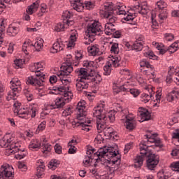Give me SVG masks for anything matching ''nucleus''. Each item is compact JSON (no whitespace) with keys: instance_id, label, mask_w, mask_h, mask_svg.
<instances>
[{"instance_id":"f257e3e1","label":"nucleus","mask_w":179,"mask_h":179,"mask_svg":"<svg viewBox=\"0 0 179 179\" xmlns=\"http://www.w3.org/2000/svg\"><path fill=\"white\" fill-rule=\"evenodd\" d=\"M147 141H142L140 144V152L141 155H145L148 156L147 159V167L149 170H154L156 166L159 164L160 162V157L159 155L153 154L149 151V148L152 145H149V143H155L156 138H150L148 135H145Z\"/></svg>"},{"instance_id":"f03ea898","label":"nucleus","mask_w":179,"mask_h":179,"mask_svg":"<svg viewBox=\"0 0 179 179\" xmlns=\"http://www.w3.org/2000/svg\"><path fill=\"white\" fill-rule=\"evenodd\" d=\"M93 64V62L87 60L83 62V66L85 68H80L76 71L78 75V79L90 80V82H94L95 83H100L101 82V76L94 72Z\"/></svg>"},{"instance_id":"7ed1b4c3","label":"nucleus","mask_w":179,"mask_h":179,"mask_svg":"<svg viewBox=\"0 0 179 179\" xmlns=\"http://www.w3.org/2000/svg\"><path fill=\"white\" fill-rule=\"evenodd\" d=\"M85 110H86V101L85 100L80 101L76 107L78 121L72 122V126L73 128L80 127L83 131L89 132L92 129V126L89 125L90 120L86 122L87 113Z\"/></svg>"},{"instance_id":"20e7f679","label":"nucleus","mask_w":179,"mask_h":179,"mask_svg":"<svg viewBox=\"0 0 179 179\" xmlns=\"http://www.w3.org/2000/svg\"><path fill=\"white\" fill-rule=\"evenodd\" d=\"M96 154L99 159L100 157H108V159H110V162L113 164L121 162V155H120L118 151H115V149L113 147L104 146L100 148Z\"/></svg>"},{"instance_id":"39448f33","label":"nucleus","mask_w":179,"mask_h":179,"mask_svg":"<svg viewBox=\"0 0 179 179\" xmlns=\"http://www.w3.org/2000/svg\"><path fill=\"white\" fill-rule=\"evenodd\" d=\"M103 27L100 25L99 22H94L90 23L87 27V31H85V38L87 41L84 42L85 45H89L91 43L94 41L95 36H100V31H102Z\"/></svg>"},{"instance_id":"423d86ee","label":"nucleus","mask_w":179,"mask_h":179,"mask_svg":"<svg viewBox=\"0 0 179 179\" xmlns=\"http://www.w3.org/2000/svg\"><path fill=\"white\" fill-rule=\"evenodd\" d=\"M34 65L35 66L37 71V73L36 74V78L33 76L28 77L27 79V85H32V86H43L45 79V75L41 73V71H43V64L38 62L35 63Z\"/></svg>"},{"instance_id":"0eeeda50","label":"nucleus","mask_w":179,"mask_h":179,"mask_svg":"<svg viewBox=\"0 0 179 179\" xmlns=\"http://www.w3.org/2000/svg\"><path fill=\"white\" fill-rule=\"evenodd\" d=\"M17 143L13 142V136L10 134H6L1 140H0V146L1 148H8L6 153L8 155H14L19 150Z\"/></svg>"},{"instance_id":"6e6552de","label":"nucleus","mask_w":179,"mask_h":179,"mask_svg":"<svg viewBox=\"0 0 179 179\" xmlns=\"http://www.w3.org/2000/svg\"><path fill=\"white\" fill-rule=\"evenodd\" d=\"M73 71V67L71 63H63L61 66V71L57 73V78H59L60 82H62V85L64 86H68L69 83H71V78L64 79L62 76H69L71 73Z\"/></svg>"},{"instance_id":"1a4fd4ad","label":"nucleus","mask_w":179,"mask_h":179,"mask_svg":"<svg viewBox=\"0 0 179 179\" xmlns=\"http://www.w3.org/2000/svg\"><path fill=\"white\" fill-rule=\"evenodd\" d=\"M73 97V94L71 92L64 93V96L56 99L51 104L50 108L55 110V108H62L66 103H69Z\"/></svg>"},{"instance_id":"9d476101","label":"nucleus","mask_w":179,"mask_h":179,"mask_svg":"<svg viewBox=\"0 0 179 179\" xmlns=\"http://www.w3.org/2000/svg\"><path fill=\"white\" fill-rule=\"evenodd\" d=\"M14 113H16L20 118H27L29 115H31V118L36 117V108L29 107V109H19L20 108V103H14Z\"/></svg>"},{"instance_id":"9b49d317","label":"nucleus","mask_w":179,"mask_h":179,"mask_svg":"<svg viewBox=\"0 0 179 179\" xmlns=\"http://www.w3.org/2000/svg\"><path fill=\"white\" fill-rule=\"evenodd\" d=\"M103 8L105 9L104 11H102L101 13L103 15L105 19H108V24H113V23H115L117 20V17L114 16V11L113 10V6L111 3H105Z\"/></svg>"},{"instance_id":"f8f14e48","label":"nucleus","mask_w":179,"mask_h":179,"mask_svg":"<svg viewBox=\"0 0 179 179\" xmlns=\"http://www.w3.org/2000/svg\"><path fill=\"white\" fill-rule=\"evenodd\" d=\"M104 111V105L100 103L99 105L94 107L93 110V115L98 119V120L101 121V122H106L107 121V116L103 114Z\"/></svg>"},{"instance_id":"ddd939ff","label":"nucleus","mask_w":179,"mask_h":179,"mask_svg":"<svg viewBox=\"0 0 179 179\" xmlns=\"http://www.w3.org/2000/svg\"><path fill=\"white\" fill-rule=\"evenodd\" d=\"M120 60L115 58H113L112 59L109 60V63L103 66V75L106 76H108L110 73H111V66L113 65L115 68L117 66H120Z\"/></svg>"},{"instance_id":"4468645a","label":"nucleus","mask_w":179,"mask_h":179,"mask_svg":"<svg viewBox=\"0 0 179 179\" xmlns=\"http://www.w3.org/2000/svg\"><path fill=\"white\" fill-rule=\"evenodd\" d=\"M13 178V173L10 171V168L5 165H2L0 168V178Z\"/></svg>"},{"instance_id":"2eb2a0df","label":"nucleus","mask_w":179,"mask_h":179,"mask_svg":"<svg viewBox=\"0 0 179 179\" xmlns=\"http://www.w3.org/2000/svg\"><path fill=\"white\" fill-rule=\"evenodd\" d=\"M138 113L141 119V122H143V121H149V120H151L152 118V115L150 114V111L145 108H139Z\"/></svg>"},{"instance_id":"dca6fc26","label":"nucleus","mask_w":179,"mask_h":179,"mask_svg":"<svg viewBox=\"0 0 179 179\" xmlns=\"http://www.w3.org/2000/svg\"><path fill=\"white\" fill-rule=\"evenodd\" d=\"M115 92L117 93H129L132 94L134 97H138L141 93L138 89L125 88L124 85L120 86L119 90Z\"/></svg>"},{"instance_id":"f3484780","label":"nucleus","mask_w":179,"mask_h":179,"mask_svg":"<svg viewBox=\"0 0 179 179\" xmlns=\"http://www.w3.org/2000/svg\"><path fill=\"white\" fill-rule=\"evenodd\" d=\"M90 80H83L78 78L76 80V86L77 87V90L78 92H82L83 90H86L89 87V83H90Z\"/></svg>"},{"instance_id":"a211bd4d","label":"nucleus","mask_w":179,"mask_h":179,"mask_svg":"<svg viewBox=\"0 0 179 179\" xmlns=\"http://www.w3.org/2000/svg\"><path fill=\"white\" fill-rule=\"evenodd\" d=\"M70 2L73 9L77 12H82L85 8V5L81 0H71Z\"/></svg>"},{"instance_id":"6ab92c4d","label":"nucleus","mask_w":179,"mask_h":179,"mask_svg":"<svg viewBox=\"0 0 179 179\" xmlns=\"http://www.w3.org/2000/svg\"><path fill=\"white\" fill-rule=\"evenodd\" d=\"M19 92L22 91L17 90L13 87H10V90L8 92V95L6 97L8 101H10V100H16V99H17V96H19Z\"/></svg>"},{"instance_id":"aec40b11","label":"nucleus","mask_w":179,"mask_h":179,"mask_svg":"<svg viewBox=\"0 0 179 179\" xmlns=\"http://www.w3.org/2000/svg\"><path fill=\"white\" fill-rule=\"evenodd\" d=\"M153 94H155V92H153V89L150 88L149 90V94L144 93L141 96V101L142 103L146 104V103H149L150 101V99L153 97Z\"/></svg>"},{"instance_id":"412c9836","label":"nucleus","mask_w":179,"mask_h":179,"mask_svg":"<svg viewBox=\"0 0 179 179\" xmlns=\"http://www.w3.org/2000/svg\"><path fill=\"white\" fill-rule=\"evenodd\" d=\"M179 97V92L178 90H173L171 92L168 93L166 95L167 101L171 103L173 101H176L178 99Z\"/></svg>"},{"instance_id":"4be33fe9","label":"nucleus","mask_w":179,"mask_h":179,"mask_svg":"<svg viewBox=\"0 0 179 179\" xmlns=\"http://www.w3.org/2000/svg\"><path fill=\"white\" fill-rule=\"evenodd\" d=\"M147 156L146 155L141 154V155H138L134 159V167L135 169H141L143 166V157Z\"/></svg>"},{"instance_id":"5701e85b","label":"nucleus","mask_w":179,"mask_h":179,"mask_svg":"<svg viewBox=\"0 0 179 179\" xmlns=\"http://www.w3.org/2000/svg\"><path fill=\"white\" fill-rule=\"evenodd\" d=\"M11 86L10 87H13L16 90H21L22 91V83L17 78H14L10 82Z\"/></svg>"},{"instance_id":"b1692460","label":"nucleus","mask_w":179,"mask_h":179,"mask_svg":"<svg viewBox=\"0 0 179 179\" xmlns=\"http://www.w3.org/2000/svg\"><path fill=\"white\" fill-rule=\"evenodd\" d=\"M105 34H107V36H111L113 33H115V26L114 24H108L106 23L105 24Z\"/></svg>"},{"instance_id":"393cba45","label":"nucleus","mask_w":179,"mask_h":179,"mask_svg":"<svg viewBox=\"0 0 179 179\" xmlns=\"http://www.w3.org/2000/svg\"><path fill=\"white\" fill-rule=\"evenodd\" d=\"M41 147V142L38 139L34 138L31 141L29 148L30 150H34V149H40Z\"/></svg>"},{"instance_id":"a878e982","label":"nucleus","mask_w":179,"mask_h":179,"mask_svg":"<svg viewBox=\"0 0 179 179\" xmlns=\"http://www.w3.org/2000/svg\"><path fill=\"white\" fill-rule=\"evenodd\" d=\"M76 38H78V32L76 31H73L72 34L70 36L69 43L67 45L68 48L75 46Z\"/></svg>"},{"instance_id":"bb28decb","label":"nucleus","mask_w":179,"mask_h":179,"mask_svg":"<svg viewBox=\"0 0 179 179\" xmlns=\"http://www.w3.org/2000/svg\"><path fill=\"white\" fill-rule=\"evenodd\" d=\"M62 50H64L62 45L58 42H56L50 48V52H52V54H57V52H59V51H62Z\"/></svg>"},{"instance_id":"cd10ccee","label":"nucleus","mask_w":179,"mask_h":179,"mask_svg":"<svg viewBox=\"0 0 179 179\" xmlns=\"http://www.w3.org/2000/svg\"><path fill=\"white\" fill-rule=\"evenodd\" d=\"M38 2L36 1L33 3L31 6H28L27 9V13L28 15H33L34 12L37 11V9L38 8Z\"/></svg>"},{"instance_id":"c85d7f7f","label":"nucleus","mask_w":179,"mask_h":179,"mask_svg":"<svg viewBox=\"0 0 179 179\" xmlns=\"http://www.w3.org/2000/svg\"><path fill=\"white\" fill-rule=\"evenodd\" d=\"M7 33L8 36L15 37V36L19 33V28L13 25H10L7 29Z\"/></svg>"},{"instance_id":"c756f323","label":"nucleus","mask_w":179,"mask_h":179,"mask_svg":"<svg viewBox=\"0 0 179 179\" xmlns=\"http://www.w3.org/2000/svg\"><path fill=\"white\" fill-rule=\"evenodd\" d=\"M69 89L68 86H57V87L56 89H54L55 92L57 91V94H61V93H62V94L64 95V97H65V93H68L69 92V91H67Z\"/></svg>"},{"instance_id":"7c9ffc66","label":"nucleus","mask_w":179,"mask_h":179,"mask_svg":"<svg viewBox=\"0 0 179 179\" xmlns=\"http://www.w3.org/2000/svg\"><path fill=\"white\" fill-rule=\"evenodd\" d=\"M88 52L92 54L93 57L99 55L100 52V49L97 48V45H91L87 48Z\"/></svg>"},{"instance_id":"2f4dec72","label":"nucleus","mask_w":179,"mask_h":179,"mask_svg":"<svg viewBox=\"0 0 179 179\" xmlns=\"http://www.w3.org/2000/svg\"><path fill=\"white\" fill-rule=\"evenodd\" d=\"M65 18L64 19L63 22L57 23L55 26V31H57V33H59L60 31H64L65 30Z\"/></svg>"},{"instance_id":"473e14b6","label":"nucleus","mask_w":179,"mask_h":179,"mask_svg":"<svg viewBox=\"0 0 179 179\" xmlns=\"http://www.w3.org/2000/svg\"><path fill=\"white\" fill-rule=\"evenodd\" d=\"M115 110H110L105 116L106 117V121L109 120L110 122H114L115 121Z\"/></svg>"},{"instance_id":"72a5a7b5","label":"nucleus","mask_w":179,"mask_h":179,"mask_svg":"<svg viewBox=\"0 0 179 179\" xmlns=\"http://www.w3.org/2000/svg\"><path fill=\"white\" fill-rule=\"evenodd\" d=\"M103 134L105 136H108V138H114V129L110 127H105V129H103Z\"/></svg>"},{"instance_id":"f704fd0d","label":"nucleus","mask_w":179,"mask_h":179,"mask_svg":"<svg viewBox=\"0 0 179 179\" xmlns=\"http://www.w3.org/2000/svg\"><path fill=\"white\" fill-rule=\"evenodd\" d=\"M31 45L32 47H35L36 51H40L44 45V41H43V39H37L35 43Z\"/></svg>"},{"instance_id":"c9c22d12","label":"nucleus","mask_w":179,"mask_h":179,"mask_svg":"<svg viewBox=\"0 0 179 179\" xmlns=\"http://www.w3.org/2000/svg\"><path fill=\"white\" fill-rule=\"evenodd\" d=\"M140 66L141 68H148L150 71H154L155 69V67H153L152 65H150V64L145 59L140 62Z\"/></svg>"},{"instance_id":"e433bc0d","label":"nucleus","mask_w":179,"mask_h":179,"mask_svg":"<svg viewBox=\"0 0 179 179\" xmlns=\"http://www.w3.org/2000/svg\"><path fill=\"white\" fill-rule=\"evenodd\" d=\"M143 42H139V41H136L133 44V49L135 51H142V48H143Z\"/></svg>"},{"instance_id":"4c0bfd02","label":"nucleus","mask_w":179,"mask_h":179,"mask_svg":"<svg viewBox=\"0 0 179 179\" xmlns=\"http://www.w3.org/2000/svg\"><path fill=\"white\" fill-rule=\"evenodd\" d=\"M136 127V121L135 120H129V122H126V128L129 131H132V129H135Z\"/></svg>"},{"instance_id":"58836bf2","label":"nucleus","mask_w":179,"mask_h":179,"mask_svg":"<svg viewBox=\"0 0 179 179\" xmlns=\"http://www.w3.org/2000/svg\"><path fill=\"white\" fill-rule=\"evenodd\" d=\"M45 167V166H44V164H43V163H41V164L37 167L36 176H37V177H38V178H40L41 177V176H43V174H44Z\"/></svg>"},{"instance_id":"ea45409f","label":"nucleus","mask_w":179,"mask_h":179,"mask_svg":"<svg viewBox=\"0 0 179 179\" xmlns=\"http://www.w3.org/2000/svg\"><path fill=\"white\" fill-rule=\"evenodd\" d=\"M58 166H59L58 161L57 159H52L48 164V168L51 170H55Z\"/></svg>"},{"instance_id":"a19ab883","label":"nucleus","mask_w":179,"mask_h":179,"mask_svg":"<svg viewBox=\"0 0 179 179\" xmlns=\"http://www.w3.org/2000/svg\"><path fill=\"white\" fill-rule=\"evenodd\" d=\"M51 145L48 143H44L41 145V150L43 153H50L51 152Z\"/></svg>"},{"instance_id":"79ce46f5","label":"nucleus","mask_w":179,"mask_h":179,"mask_svg":"<svg viewBox=\"0 0 179 179\" xmlns=\"http://www.w3.org/2000/svg\"><path fill=\"white\" fill-rule=\"evenodd\" d=\"M107 121H105V122H101V120H96L97 124V129L99 131V132H104V129L106 128V126H104V124H106Z\"/></svg>"},{"instance_id":"37998d69","label":"nucleus","mask_w":179,"mask_h":179,"mask_svg":"<svg viewBox=\"0 0 179 179\" xmlns=\"http://www.w3.org/2000/svg\"><path fill=\"white\" fill-rule=\"evenodd\" d=\"M110 52L111 54H118V52H120V48H118V43H112V46L110 48Z\"/></svg>"},{"instance_id":"c03bdc74","label":"nucleus","mask_w":179,"mask_h":179,"mask_svg":"<svg viewBox=\"0 0 179 179\" xmlns=\"http://www.w3.org/2000/svg\"><path fill=\"white\" fill-rule=\"evenodd\" d=\"M124 16L123 19L126 20V22H130V20H134L135 19V15L128 11H127Z\"/></svg>"},{"instance_id":"a18cd8bd","label":"nucleus","mask_w":179,"mask_h":179,"mask_svg":"<svg viewBox=\"0 0 179 179\" xmlns=\"http://www.w3.org/2000/svg\"><path fill=\"white\" fill-rule=\"evenodd\" d=\"M72 113H73V110H72V107H67L62 112V117H68L69 115H71Z\"/></svg>"},{"instance_id":"49530a36","label":"nucleus","mask_w":179,"mask_h":179,"mask_svg":"<svg viewBox=\"0 0 179 179\" xmlns=\"http://www.w3.org/2000/svg\"><path fill=\"white\" fill-rule=\"evenodd\" d=\"M140 8V10L138 11V13L141 15H148V6H146V3H144V4L142 6H138Z\"/></svg>"},{"instance_id":"de8ad7c7","label":"nucleus","mask_w":179,"mask_h":179,"mask_svg":"<svg viewBox=\"0 0 179 179\" xmlns=\"http://www.w3.org/2000/svg\"><path fill=\"white\" fill-rule=\"evenodd\" d=\"M157 6L159 10H163V9H164L165 8H167V3H166L164 1L160 0L157 2Z\"/></svg>"},{"instance_id":"09e8293b","label":"nucleus","mask_w":179,"mask_h":179,"mask_svg":"<svg viewBox=\"0 0 179 179\" xmlns=\"http://www.w3.org/2000/svg\"><path fill=\"white\" fill-rule=\"evenodd\" d=\"M159 19L160 20H164V19H167V10L166 9H162L159 11Z\"/></svg>"},{"instance_id":"8fccbe9b","label":"nucleus","mask_w":179,"mask_h":179,"mask_svg":"<svg viewBox=\"0 0 179 179\" xmlns=\"http://www.w3.org/2000/svg\"><path fill=\"white\" fill-rule=\"evenodd\" d=\"M178 48H179L178 43L175 42L172 45H170L169 50L170 52H171V54H173V52H176V51H177V50Z\"/></svg>"},{"instance_id":"3c124183","label":"nucleus","mask_w":179,"mask_h":179,"mask_svg":"<svg viewBox=\"0 0 179 179\" xmlns=\"http://www.w3.org/2000/svg\"><path fill=\"white\" fill-rule=\"evenodd\" d=\"M19 153L15 155V159H17V160H20L21 159H23L24 157H26V154L22 153V152H24V150H20L19 148V150L17 151ZM17 152H16L15 153H17Z\"/></svg>"},{"instance_id":"603ef678","label":"nucleus","mask_w":179,"mask_h":179,"mask_svg":"<svg viewBox=\"0 0 179 179\" xmlns=\"http://www.w3.org/2000/svg\"><path fill=\"white\" fill-rule=\"evenodd\" d=\"M144 55L145 57H149L150 59H157V56L155 55V53H153L152 51L148 52H145L144 53Z\"/></svg>"},{"instance_id":"864d4df0","label":"nucleus","mask_w":179,"mask_h":179,"mask_svg":"<svg viewBox=\"0 0 179 179\" xmlns=\"http://www.w3.org/2000/svg\"><path fill=\"white\" fill-rule=\"evenodd\" d=\"M171 167L173 171H179V162L172 163Z\"/></svg>"},{"instance_id":"5fc2aeb1","label":"nucleus","mask_w":179,"mask_h":179,"mask_svg":"<svg viewBox=\"0 0 179 179\" xmlns=\"http://www.w3.org/2000/svg\"><path fill=\"white\" fill-rule=\"evenodd\" d=\"M124 8H125L124 6H119L118 10L116 12L117 15H127V11L124 10Z\"/></svg>"},{"instance_id":"6e6d98bb","label":"nucleus","mask_w":179,"mask_h":179,"mask_svg":"<svg viewBox=\"0 0 179 179\" xmlns=\"http://www.w3.org/2000/svg\"><path fill=\"white\" fill-rule=\"evenodd\" d=\"M55 151L57 155H61L62 153V147L59 144L57 143L55 145Z\"/></svg>"},{"instance_id":"4d7b16f0","label":"nucleus","mask_w":179,"mask_h":179,"mask_svg":"<svg viewBox=\"0 0 179 179\" xmlns=\"http://www.w3.org/2000/svg\"><path fill=\"white\" fill-rule=\"evenodd\" d=\"M132 148V143H127L124 149V155H127V153H128L129 152V150H131V149Z\"/></svg>"},{"instance_id":"13d9d810","label":"nucleus","mask_w":179,"mask_h":179,"mask_svg":"<svg viewBox=\"0 0 179 179\" xmlns=\"http://www.w3.org/2000/svg\"><path fill=\"white\" fill-rule=\"evenodd\" d=\"M85 6L86 9H87L88 10H90V9H93L94 8V4H93L92 1H87V2H85Z\"/></svg>"},{"instance_id":"bf43d9fd","label":"nucleus","mask_w":179,"mask_h":179,"mask_svg":"<svg viewBox=\"0 0 179 179\" xmlns=\"http://www.w3.org/2000/svg\"><path fill=\"white\" fill-rule=\"evenodd\" d=\"M24 94H25L28 101H31V100H33V94H31L29 91L25 90Z\"/></svg>"},{"instance_id":"052dcab7","label":"nucleus","mask_w":179,"mask_h":179,"mask_svg":"<svg viewBox=\"0 0 179 179\" xmlns=\"http://www.w3.org/2000/svg\"><path fill=\"white\" fill-rule=\"evenodd\" d=\"M72 16H73V14L69 11H66L64 14H63V17H65L66 20H68V19H71V17H72Z\"/></svg>"},{"instance_id":"680f3d73","label":"nucleus","mask_w":179,"mask_h":179,"mask_svg":"<svg viewBox=\"0 0 179 179\" xmlns=\"http://www.w3.org/2000/svg\"><path fill=\"white\" fill-rule=\"evenodd\" d=\"M165 38L166 41H173L174 40V35L172 34H165Z\"/></svg>"},{"instance_id":"e2e57ef3","label":"nucleus","mask_w":179,"mask_h":179,"mask_svg":"<svg viewBox=\"0 0 179 179\" xmlns=\"http://www.w3.org/2000/svg\"><path fill=\"white\" fill-rule=\"evenodd\" d=\"M47 124V122L43 121L38 126V131H44L45 129V124Z\"/></svg>"},{"instance_id":"0e129e2a","label":"nucleus","mask_w":179,"mask_h":179,"mask_svg":"<svg viewBox=\"0 0 179 179\" xmlns=\"http://www.w3.org/2000/svg\"><path fill=\"white\" fill-rule=\"evenodd\" d=\"M157 177L159 179H169V176L164 174V172H159Z\"/></svg>"},{"instance_id":"69168bd1","label":"nucleus","mask_w":179,"mask_h":179,"mask_svg":"<svg viewBox=\"0 0 179 179\" xmlns=\"http://www.w3.org/2000/svg\"><path fill=\"white\" fill-rule=\"evenodd\" d=\"M90 160H92V156H86L85 159L83 160L85 166L90 164Z\"/></svg>"},{"instance_id":"338daca9","label":"nucleus","mask_w":179,"mask_h":179,"mask_svg":"<svg viewBox=\"0 0 179 179\" xmlns=\"http://www.w3.org/2000/svg\"><path fill=\"white\" fill-rule=\"evenodd\" d=\"M49 80L50 83L52 85L54 83H57V80H58V78H57V76H52L50 77Z\"/></svg>"},{"instance_id":"774afa93","label":"nucleus","mask_w":179,"mask_h":179,"mask_svg":"<svg viewBox=\"0 0 179 179\" xmlns=\"http://www.w3.org/2000/svg\"><path fill=\"white\" fill-rule=\"evenodd\" d=\"M69 153L70 155H73L74 153H76V148L75 145H70V148L69 149Z\"/></svg>"}]
</instances>
